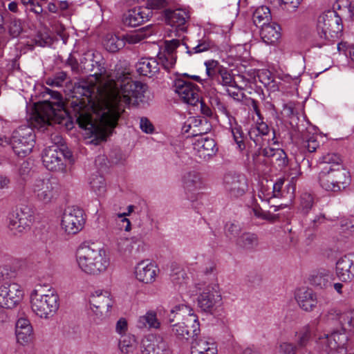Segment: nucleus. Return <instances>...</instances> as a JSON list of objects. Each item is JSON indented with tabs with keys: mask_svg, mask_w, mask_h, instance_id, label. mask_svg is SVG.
<instances>
[{
	"mask_svg": "<svg viewBox=\"0 0 354 354\" xmlns=\"http://www.w3.org/2000/svg\"><path fill=\"white\" fill-rule=\"evenodd\" d=\"M116 66L111 76L115 91L112 92L104 103V106L97 113V119L93 118L90 109L85 102L80 100L73 106L74 117L80 127L89 131L98 142L106 141L117 127L125 105H129L143 95L146 84L131 80L129 71H120Z\"/></svg>",
	"mask_w": 354,
	"mask_h": 354,
	"instance_id": "nucleus-1",
	"label": "nucleus"
},
{
	"mask_svg": "<svg viewBox=\"0 0 354 354\" xmlns=\"http://www.w3.org/2000/svg\"><path fill=\"white\" fill-rule=\"evenodd\" d=\"M83 243L77 251V260L80 268L89 274H99L104 272L109 265L105 252L100 248Z\"/></svg>",
	"mask_w": 354,
	"mask_h": 354,
	"instance_id": "nucleus-2",
	"label": "nucleus"
},
{
	"mask_svg": "<svg viewBox=\"0 0 354 354\" xmlns=\"http://www.w3.org/2000/svg\"><path fill=\"white\" fill-rule=\"evenodd\" d=\"M192 311L189 306L184 304L177 305L171 309V315L176 313L180 315H185L183 322L171 324L172 333L180 339H194L200 332L198 317Z\"/></svg>",
	"mask_w": 354,
	"mask_h": 354,
	"instance_id": "nucleus-3",
	"label": "nucleus"
},
{
	"mask_svg": "<svg viewBox=\"0 0 354 354\" xmlns=\"http://www.w3.org/2000/svg\"><path fill=\"white\" fill-rule=\"evenodd\" d=\"M317 29L320 37L325 40L337 39L343 30L342 19L334 10H328L319 17Z\"/></svg>",
	"mask_w": 354,
	"mask_h": 354,
	"instance_id": "nucleus-4",
	"label": "nucleus"
},
{
	"mask_svg": "<svg viewBox=\"0 0 354 354\" xmlns=\"http://www.w3.org/2000/svg\"><path fill=\"white\" fill-rule=\"evenodd\" d=\"M59 306V297L54 291L48 290V294H38L34 290L31 294V308L41 318L48 319L54 316Z\"/></svg>",
	"mask_w": 354,
	"mask_h": 354,
	"instance_id": "nucleus-5",
	"label": "nucleus"
},
{
	"mask_svg": "<svg viewBox=\"0 0 354 354\" xmlns=\"http://www.w3.org/2000/svg\"><path fill=\"white\" fill-rule=\"evenodd\" d=\"M35 134L34 130L28 126H21L12 133L10 143L14 152L18 156L25 157L34 147Z\"/></svg>",
	"mask_w": 354,
	"mask_h": 354,
	"instance_id": "nucleus-6",
	"label": "nucleus"
},
{
	"mask_svg": "<svg viewBox=\"0 0 354 354\" xmlns=\"http://www.w3.org/2000/svg\"><path fill=\"white\" fill-rule=\"evenodd\" d=\"M71 156L70 151L65 152L64 148L54 144L44 149L42 161L45 167L50 171H63L66 169L65 160Z\"/></svg>",
	"mask_w": 354,
	"mask_h": 354,
	"instance_id": "nucleus-7",
	"label": "nucleus"
},
{
	"mask_svg": "<svg viewBox=\"0 0 354 354\" xmlns=\"http://www.w3.org/2000/svg\"><path fill=\"white\" fill-rule=\"evenodd\" d=\"M33 220L32 209L26 205H21L10 214L9 228L15 234L26 232L30 230Z\"/></svg>",
	"mask_w": 354,
	"mask_h": 354,
	"instance_id": "nucleus-8",
	"label": "nucleus"
},
{
	"mask_svg": "<svg viewBox=\"0 0 354 354\" xmlns=\"http://www.w3.org/2000/svg\"><path fill=\"white\" fill-rule=\"evenodd\" d=\"M56 102H51L48 100L40 102L36 108L38 117L44 123L50 124L51 121H56L57 118L62 117L64 109V104L62 101V95L58 92L50 91Z\"/></svg>",
	"mask_w": 354,
	"mask_h": 354,
	"instance_id": "nucleus-9",
	"label": "nucleus"
},
{
	"mask_svg": "<svg viewBox=\"0 0 354 354\" xmlns=\"http://www.w3.org/2000/svg\"><path fill=\"white\" fill-rule=\"evenodd\" d=\"M24 292L17 283L5 282L0 286V306L12 309L22 300Z\"/></svg>",
	"mask_w": 354,
	"mask_h": 354,
	"instance_id": "nucleus-10",
	"label": "nucleus"
},
{
	"mask_svg": "<svg viewBox=\"0 0 354 354\" xmlns=\"http://www.w3.org/2000/svg\"><path fill=\"white\" fill-rule=\"evenodd\" d=\"M173 87L184 102L192 106L199 103V87L196 84L178 77L174 81Z\"/></svg>",
	"mask_w": 354,
	"mask_h": 354,
	"instance_id": "nucleus-11",
	"label": "nucleus"
},
{
	"mask_svg": "<svg viewBox=\"0 0 354 354\" xmlns=\"http://www.w3.org/2000/svg\"><path fill=\"white\" fill-rule=\"evenodd\" d=\"M36 197L41 201L48 203L56 197L59 191V183L55 178L37 179L32 186Z\"/></svg>",
	"mask_w": 354,
	"mask_h": 354,
	"instance_id": "nucleus-12",
	"label": "nucleus"
},
{
	"mask_svg": "<svg viewBox=\"0 0 354 354\" xmlns=\"http://www.w3.org/2000/svg\"><path fill=\"white\" fill-rule=\"evenodd\" d=\"M83 210L79 207H68L65 209L62 219V226L68 234H75L84 226L85 220Z\"/></svg>",
	"mask_w": 354,
	"mask_h": 354,
	"instance_id": "nucleus-13",
	"label": "nucleus"
},
{
	"mask_svg": "<svg viewBox=\"0 0 354 354\" xmlns=\"http://www.w3.org/2000/svg\"><path fill=\"white\" fill-rule=\"evenodd\" d=\"M223 183L226 191L232 197H239L244 194L248 187L244 175L230 171L224 176Z\"/></svg>",
	"mask_w": 354,
	"mask_h": 354,
	"instance_id": "nucleus-14",
	"label": "nucleus"
},
{
	"mask_svg": "<svg viewBox=\"0 0 354 354\" xmlns=\"http://www.w3.org/2000/svg\"><path fill=\"white\" fill-rule=\"evenodd\" d=\"M142 354H172L167 343L160 335H148L142 340Z\"/></svg>",
	"mask_w": 354,
	"mask_h": 354,
	"instance_id": "nucleus-15",
	"label": "nucleus"
},
{
	"mask_svg": "<svg viewBox=\"0 0 354 354\" xmlns=\"http://www.w3.org/2000/svg\"><path fill=\"white\" fill-rule=\"evenodd\" d=\"M305 230L304 236L306 241L308 245L314 241L317 236V230L319 227L325 223L328 220L324 213L315 212V209H313V214L305 215Z\"/></svg>",
	"mask_w": 354,
	"mask_h": 354,
	"instance_id": "nucleus-16",
	"label": "nucleus"
},
{
	"mask_svg": "<svg viewBox=\"0 0 354 354\" xmlns=\"http://www.w3.org/2000/svg\"><path fill=\"white\" fill-rule=\"evenodd\" d=\"M108 291L97 290L90 298L89 303L92 310L100 317L107 316L113 301Z\"/></svg>",
	"mask_w": 354,
	"mask_h": 354,
	"instance_id": "nucleus-17",
	"label": "nucleus"
},
{
	"mask_svg": "<svg viewBox=\"0 0 354 354\" xmlns=\"http://www.w3.org/2000/svg\"><path fill=\"white\" fill-rule=\"evenodd\" d=\"M152 16L149 8L135 7L129 10L122 16V24L128 27H136L147 21Z\"/></svg>",
	"mask_w": 354,
	"mask_h": 354,
	"instance_id": "nucleus-18",
	"label": "nucleus"
},
{
	"mask_svg": "<svg viewBox=\"0 0 354 354\" xmlns=\"http://www.w3.org/2000/svg\"><path fill=\"white\" fill-rule=\"evenodd\" d=\"M336 274L342 282H350L354 279V253L346 254L337 261Z\"/></svg>",
	"mask_w": 354,
	"mask_h": 354,
	"instance_id": "nucleus-19",
	"label": "nucleus"
},
{
	"mask_svg": "<svg viewBox=\"0 0 354 354\" xmlns=\"http://www.w3.org/2000/svg\"><path fill=\"white\" fill-rule=\"evenodd\" d=\"M198 306L201 311L213 315L221 301V297L216 292L206 288L200 294L198 299Z\"/></svg>",
	"mask_w": 354,
	"mask_h": 354,
	"instance_id": "nucleus-20",
	"label": "nucleus"
},
{
	"mask_svg": "<svg viewBox=\"0 0 354 354\" xmlns=\"http://www.w3.org/2000/svg\"><path fill=\"white\" fill-rule=\"evenodd\" d=\"M164 17L167 24L175 27L177 30L185 32L187 30L185 24L189 19L188 12L182 9H165Z\"/></svg>",
	"mask_w": 354,
	"mask_h": 354,
	"instance_id": "nucleus-21",
	"label": "nucleus"
},
{
	"mask_svg": "<svg viewBox=\"0 0 354 354\" xmlns=\"http://www.w3.org/2000/svg\"><path fill=\"white\" fill-rule=\"evenodd\" d=\"M295 299L300 308L305 311H312L317 306V296L312 289H298L295 292Z\"/></svg>",
	"mask_w": 354,
	"mask_h": 354,
	"instance_id": "nucleus-22",
	"label": "nucleus"
},
{
	"mask_svg": "<svg viewBox=\"0 0 354 354\" xmlns=\"http://www.w3.org/2000/svg\"><path fill=\"white\" fill-rule=\"evenodd\" d=\"M156 266L148 260L142 261L136 266L135 274L138 280L145 283H151L156 276Z\"/></svg>",
	"mask_w": 354,
	"mask_h": 354,
	"instance_id": "nucleus-23",
	"label": "nucleus"
},
{
	"mask_svg": "<svg viewBox=\"0 0 354 354\" xmlns=\"http://www.w3.org/2000/svg\"><path fill=\"white\" fill-rule=\"evenodd\" d=\"M194 149L197 151L198 156L205 160L216 155L218 151L215 140L209 138L198 139L194 144Z\"/></svg>",
	"mask_w": 354,
	"mask_h": 354,
	"instance_id": "nucleus-24",
	"label": "nucleus"
},
{
	"mask_svg": "<svg viewBox=\"0 0 354 354\" xmlns=\"http://www.w3.org/2000/svg\"><path fill=\"white\" fill-rule=\"evenodd\" d=\"M330 272L326 269L315 270L308 277L310 284L319 290L326 289L330 286Z\"/></svg>",
	"mask_w": 354,
	"mask_h": 354,
	"instance_id": "nucleus-25",
	"label": "nucleus"
},
{
	"mask_svg": "<svg viewBox=\"0 0 354 354\" xmlns=\"http://www.w3.org/2000/svg\"><path fill=\"white\" fill-rule=\"evenodd\" d=\"M140 75L151 77L159 72V62L155 58H141L136 65Z\"/></svg>",
	"mask_w": 354,
	"mask_h": 354,
	"instance_id": "nucleus-26",
	"label": "nucleus"
},
{
	"mask_svg": "<svg viewBox=\"0 0 354 354\" xmlns=\"http://www.w3.org/2000/svg\"><path fill=\"white\" fill-rule=\"evenodd\" d=\"M326 342L330 349H337L344 348L348 342V336L344 329L333 331L330 334H324V337H321Z\"/></svg>",
	"mask_w": 354,
	"mask_h": 354,
	"instance_id": "nucleus-27",
	"label": "nucleus"
},
{
	"mask_svg": "<svg viewBox=\"0 0 354 354\" xmlns=\"http://www.w3.org/2000/svg\"><path fill=\"white\" fill-rule=\"evenodd\" d=\"M280 26L276 23H270L261 28L260 35L267 44H274L280 38Z\"/></svg>",
	"mask_w": 354,
	"mask_h": 354,
	"instance_id": "nucleus-28",
	"label": "nucleus"
},
{
	"mask_svg": "<svg viewBox=\"0 0 354 354\" xmlns=\"http://www.w3.org/2000/svg\"><path fill=\"white\" fill-rule=\"evenodd\" d=\"M263 153L265 154V158L270 159L272 163L275 164L279 169L288 166V156L282 149L270 147Z\"/></svg>",
	"mask_w": 354,
	"mask_h": 354,
	"instance_id": "nucleus-29",
	"label": "nucleus"
},
{
	"mask_svg": "<svg viewBox=\"0 0 354 354\" xmlns=\"http://www.w3.org/2000/svg\"><path fill=\"white\" fill-rule=\"evenodd\" d=\"M335 168L324 167L319 174V182L321 187L326 191L335 189Z\"/></svg>",
	"mask_w": 354,
	"mask_h": 354,
	"instance_id": "nucleus-30",
	"label": "nucleus"
},
{
	"mask_svg": "<svg viewBox=\"0 0 354 354\" xmlns=\"http://www.w3.org/2000/svg\"><path fill=\"white\" fill-rule=\"evenodd\" d=\"M154 32V27L152 25H149L138 29L131 34H127L123 37L125 43L136 44L151 36Z\"/></svg>",
	"mask_w": 354,
	"mask_h": 354,
	"instance_id": "nucleus-31",
	"label": "nucleus"
},
{
	"mask_svg": "<svg viewBox=\"0 0 354 354\" xmlns=\"http://www.w3.org/2000/svg\"><path fill=\"white\" fill-rule=\"evenodd\" d=\"M254 24L257 27H263L270 23L272 16L267 6H261L255 10L252 15Z\"/></svg>",
	"mask_w": 354,
	"mask_h": 354,
	"instance_id": "nucleus-32",
	"label": "nucleus"
},
{
	"mask_svg": "<svg viewBox=\"0 0 354 354\" xmlns=\"http://www.w3.org/2000/svg\"><path fill=\"white\" fill-rule=\"evenodd\" d=\"M103 45L107 51L116 53L124 46L125 41L123 37L120 38L116 35L107 34L103 41Z\"/></svg>",
	"mask_w": 354,
	"mask_h": 354,
	"instance_id": "nucleus-33",
	"label": "nucleus"
},
{
	"mask_svg": "<svg viewBox=\"0 0 354 354\" xmlns=\"http://www.w3.org/2000/svg\"><path fill=\"white\" fill-rule=\"evenodd\" d=\"M259 244L258 237L255 234L245 232L236 239V245L243 250H252Z\"/></svg>",
	"mask_w": 354,
	"mask_h": 354,
	"instance_id": "nucleus-34",
	"label": "nucleus"
},
{
	"mask_svg": "<svg viewBox=\"0 0 354 354\" xmlns=\"http://www.w3.org/2000/svg\"><path fill=\"white\" fill-rule=\"evenodd\" d=\"M6 19L9 35L13 38L19 36L23 31V26L21 20L17 19L8 12L6 14Z\"/></svg>",
	"mask_w": 354,
	"mask_h": 354,
	"instance_id": "nucleus-35",
	"label": "nucleus"
},
{
	"mask_svg": "<svg viewBox=\"0 0 354 354\" xmlns=\"http://www.w3.org/2000/svg\"><path fill=\"white\" fill-rule=\"evenodd\" d=\"M348 172L343 167V166L335 168V189L332 192H339L342 189H344L349 183Z\"/></svg>",
	"mask_w": 354,
	"mask_h": 354,
	"instance_id": "nucleus-36",
	"label": "nucleus"
},
{
	"mask_svg": "<svg viewBox=\"0 0 354 354\" xmlns=\"http://www.w3.org/2000/svg\"><path fill=\"white\" fill-rule=\"evenodd\" d=\"M185 187L192 191L201 187L202 180L201 175L196 171H189L183 177Z\"/></svg>",
	"mask_w": 354,
	"mask_h": 354,
	"instance_id": "nucleus-37",
	"label": "nucleus"
},
{
	"mask_svg": "<svg viewBox=\"0 0 354 354\" xmlns=\"http://www.w3.org/2000/svg\"><path fill=\"white\" fill-rule=\"evenodd\" d=\"M135 238H132L131 239L127 238H120L118 241V250L120 252H122L124 254L126 253H132L134 250V245H137L138 247L136 248V252L138 250V248L142 243V241L140 240L136 239V241H134Z\"/></svg>",
	"mask_w": 354,
	"mask_h": 354,
	"instance_id": "nucleus-38",
	"label": "nucleus"
},
{
	"mask_svg": "<svg viewBox=\"0 0 354 354\" xmlns=\"http://www.w3.org/2000/svg\"><path fill=\"white\" fill-rule=\"evenodd\" d=\"M297 347L304 348L309 344L312 337V330L309 325L303 327L297 333Z\"/></svg>",
	"mask_w": 354,
	"mask_h": 354,
	"instance_id": "nucleus-39",
	"label": "nucleus"
},
{
	"mask_svg": "<svg viewBox=\"0 0 354 354\" xmlns=\"http://www.w3.org/2000/svg\"><path fill=\"white\" fill-rule=\"evenodd\" d=\"M32 43L40 47L50 46L53 42V38L47 32L39 31L32 39Z\"/></svg>",
	"mask_w": 354,
	"mask_h": 354,
	"instance_id": "nucleus-40",
	"label": "nucleus"
},
{
	"mask_svg": "<svg viewBox=\"0 0 354 354\" xmlns=\"http://www.w3.org/2000/svg\"><path fill=\"white\" fill-rule=\"evenodd\" d=\"M90 185L93 191L99 196L103 194L106 191L104 178L100 175H93L90 180Z\"/></svg>",
	"mask_w": 354,
	"mask_h": 354,
	"instance_id": "nucleus-41",
	"label": "nucleus"
},
{
	"mask_svg": "<svg viewBox=\"0 0 354 354\" xmlns=\"http://www.w3.org/2000/svg\"><path fill=\"white\" fill-rule=\"evenodd\" d=\"M139 327L158 328V322L155 313H148L146 315L140 317L138 321Z\"/></svg>",
	"mask_w": 354,
	"mask_h": 354,
	"instance_id": "nucleus-42",
	"label": "nucleus"
},
{
	"mask_svg": "<svg viewBox=\"0 0 354 354\" xmlns=\"http://www.w3.org/2000/svg\"><path fill=\"white\" fill-rule=\"evenodd\" d=\"M198 354H216L217 348L214 342L201 339L196 348Z\"/></svg>",
	"mask_w": 354,
	"mask_h": 354,
	"instance_id": "nucleus-43",
	"label": "nucleus"
},
{
	"mask_svg": "<svg viewBox=\"0 0 354 354\" xmlns=\"http://www.w3.org/2000/svg\"><path fill=\"white\" fill-rule=\"evenodd\" d=\"M314 205V198L309 193H303L300 197V209L304 215H308Z\"/></svg>",
	"mask_w": 354,
	"mask_h": 354,
	"instance_id": "nucleus-44",
	"label": "nucleus"
},
{
	"mask_svg": "<svg viewBox=\"0 0 354 354\" xmlns=\"http://www.w3.org/2000/svg\"><path fill=\"white\" fill-rule=\"evenodd\" d=\"M321 163L325 165V167L339 168L342 166V160L337 153H328L322 157Z\"/></svg>",
	"mask_w": 354,
	"mask_h": 354,
	"instance_id": "nucleus-45",
	"label": "nucleus"
},
{
	"mask_svg": "<svg viewBox=\"0 0 354 354\" xmlns=\"http://www.w3.org/2000/svg\"><path fill=\"white\" fill-rule=\"evenodd\" d=\"M67 80L66 72L59 71L56 73L53 77H48L46 83L53 87H62Z\"/></svg>",
	"mask_w": 354,
	"mask_h": 354,
	"instance_id": "nucleus-46",
	"label": "nucleus"
},
{
	"mask_svg": "<svg viewBox=\"0 0 354 354\" xmlns=\"http://www.w3.org/2000/svg\"><path fill=\"white\" fill-rule=\"evenodd\" d=\"M158 59L159 65L161 66L167 71L172 68L176 63V57L174 55L170 53H161L158 55Z\"/></svg>",
	"mask_w": 354,
	"mask_h": 354,
	"instance_id": "nucleus-47",
	"label": "nucleus"
},
{
	"mask_svg": "<svg viewBox=\"0 0 354 354\" xmlns=\"http://www.w3.org/2000/svg\"><path fill=\"white\" fill-rule=\"evenodd\" d=\"M16 337L18 342L24 344L29 342L32 339L33 330L32 326H28L26 328H21V329L15 330Z\"/></svg>",
	"mask_w": 354,
	"mask_h": 354,
	"instance_id": "nucleus-48",
	"label": "nucleus"
},
{
	"mask_svg": "<svg viewBox=\"0 0 354 354\" xmlns=\"http://www.w3.org/2000/svg\"><path fill=\"white\" fill-rule=\"evenodd\" d=\"M231 132L234 142L238 145L239 149L243 151L245 149V144L244 142V134L242 131L241 127L236 124L235 127H231Z\"/></svg>",
	"mask_w": 354,
	"mask_h": 354,
	"instance_id": "nucleus-49",
	"label": "nucleus"
},
{
	"mask_svg": "<svg viewBox=\"0 0 354 354\" xmlns=\"http://www.w3.org/2000/svg\"><path fill=\"white\" fill-rule=\"evenodd\" d=\"M194 124L192 131L190 133L189 136L195 137L197 136H202L203 134L207 133L209 131V128L207 127L206 128L203 127V124L207 125L208 122L206 120H197L193 119Z\"/></svg>",
	"mask_w": 354,
	"mask_h": 354,
	"instance_id": "nucleus-50",
	"label": "nucleus"
},
{
	"mask_svg": "<svg viewBox=\"0 0 354 354\" xmlns=\"http://www.w3.org/2000/svg\"><path fill=\"white\" fill-rule=\"evenodd\" d=\"M213 46L212 41L207 38L203 37L198 40V44L193 47L192 50H188L187 53L192 55V53H199L209 50Z\"/></svg>",
	"mask_w": 354,
	"mask_h": 354,
	"instance_id": "nucleus-51",
	"label": "nucleus"
},
{
	"mask_svg": "<svg viewBox=\"0 0 354 354\" xmlns=\"http://www.w3.org/2000/svg\"><path fill=\"white\" fill-rule=\"evenodd\" d=\"M136 339L134 337L124 335L119 341V348L122 353H128L134 347Z\"/></svg>",
	"mask_w": 354,
	"mask_h": 354,
	"instance_id": "nucleus-52",
	"label": "nucleus"
},
{
	"mask_svg": "<svg viewBox=\"0 0 354 354\" xmlns=\"http://www.w3.org/2000/svg\"><path fill=\"white\" fill-rule=\"evenodd\" d=\"M225 229L226 236L230 239L237 236L241 232L240 225L234 223H227Z\"/></svg>",
	"mask_w": 354,
	"mask_h": 354,
	"instance_id": "nucleus-53",
	"label": "nucleus"
},
{
	"mask_svg": "<svg viewBox=\"0 0 354 354\" xmlns=\"http://www.w3.org/2000/svg\"><path fill=\"white\" fill-rule=\"evenodd\" d=\"M15 276V272L8 266H3L0 267V282H7Z\"/></svg>",
	"mask_w": 354,
	"mask_h": 354,
	"instance_id": "nucleus-54",
	"label": "nucleus"
},
{
	"mask_svg": "<svg viewBox=\"0 0 354 354\" xmlns=\"http://www.w3.org/2000/svg\"><path fill=\"white\" fill-rule=\"evenodd\" d=\"M210 103L214 110H217L220 113L226 115H229V111H227V106L223 102H221L219 97H212L210 100Z\"/></svg>",
	"mask_w": 354,
	"mask_h": 354,
	"instance_id": "nucleus-55",
	"label": "nucleus"
},
{
	"mask_svg": "<svg viewBox=\"0 0 354 354\" xmlns=\"http://www.w3.org/2000/svg\"><path fill=\"white\" fill-rule=\"evenodd\" d=\"M94 60L92 59H87L84 57L80 61V73H85L89 75L94 68Z\"/></svg>",
	"mask_w": 354,
	"mask_h": 354,
	"instance_id": "nucleus-56",
	"label": "nucleus"
},
{
	"mask_svg": "<svg viewBox=\"0 0 354 354\" xmlns=\"http://www.w3.org/2000/svg\"><path fill=\"white\" fill-rule=\"evenodd\" d=\"M106 71L103 63L95 61L93 71L90 72L88 75L93 76L96 80H99L105 75Z\"/></svg>",
	"mask_w": 354,
	"mask_h": 354,
	"instance_id": "nucleus-57",
	"label": "nucleus"
},
{
	"mask_svg": "<svg viewBox=\"0 0 354 354\" xmlns=\"http://www.w3.org/2000/svg\"><path fill=\"white\" fill-rule=\"evenodd\" d=\"M147 6L146 8H149V10H165L168 6V1L167 0H147Z\"/></svg>",
	"mask_w": 354,
	"mask_h": 354,
	"instance_id": "nucleus-58",
	"label": "nucleus"
},
{
	"mask_svg": "<svg viewBox=\"0 0 354 354\" xmlns=\"http://www.w3.org/2000/svg\"><path fill=\"white\" fill-rule=\"evenodd\" d=\"M264 146L265 143H261V145L256 146L257 149L252 153V158L254 164L261 163V160L260 158V156H263V157H265V154L263 153V151L264 152L266 150L269 149L270 148L269 147H267Z\"/></svg>",
	"mask_w": 354,
	"mask_h": 354,
	"instance_id": "nucleus-59",
	"label": "nucleus"
},
{
	"mask_svg": "<svg viewBox=\"0 0 354 354\" xmlns=\"http://www.w3.org/2000/svg\"><path fill=\"white\" fill-rule=\"evenodd\" d=\"M218 72L221 75V82L223 85L225 86H232L233 77L231 75L227 72V71L223 68H218Z\"/></svg>",
	"mask_w": 354,
	"mask_h": 354,
	"instance_id": "nucleus-60",
	"label": "nucleus"
},
{
	"mask_svg": "<svg viewBox=\"0 0 354 354\" xmlns=\"http://www.w3.org/2000/svg\"><path fill=\"white\" fill-rule=\"evenodd\" d=\"M303 147L311 153L315 151L319 147V143L315 139L311 137L303 142Z\"/></svg>",
	"mask_w": 354,
	"mask_h": 354,
	"instance_id": "nucleus-61",
	"label": "nucleus"
},
{
	"mask_svg": "<svg viewBox=\"0 0 354 354\" xmlns=\"http://www.w3.org/2000/svg\"><path fill=\"white\" fill-rule=\"evenodd\" d=\"M140 127L147 133H151L154 130L153 124L147 118H142L140 119Z\"/></svg>",
	"mask_w": 354,
	"mask_h": 354,
	"instance_id": "nucleus-62",
	"label": "nucleus"
},
{
	"mask_svg": "<svg viewBox=\"0 0 354 354\" xmlns=\"http://www.w3.org/2000/svg\"><path fill=\"white\" fill-rule=\"evenodd\" d=\"M226 92L230 97L237 101H241L245 95L244 93L241 92L240 88L237 87L227 88Z\"/></svg>",
	"mask_w": 354,
	"mask_h": 354,
	"instance_id": "nucleus-63",
	"label": "nucleus"
},
{
	"mask_svg": "<svg viewBox=\"0 0 354 354\" xmlns=\"http://www.w3.org/2000/svg\"><path fill=\"white\" fill-rule=\"evenodd\" d=\"M297 346L290 343H283L280 345L281 354H295Z\"/></svg>",
	"mask_w": 354,
	"mask_h": 354,
	"instance_id": "nucleus-64",
	"label": "nucleus"
}]
</instances>
